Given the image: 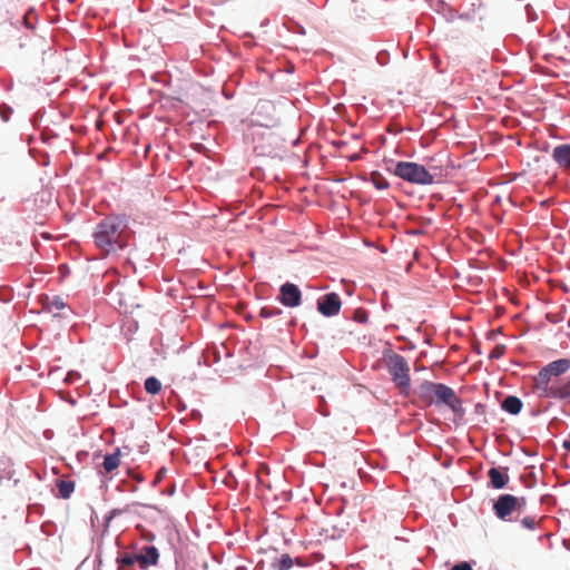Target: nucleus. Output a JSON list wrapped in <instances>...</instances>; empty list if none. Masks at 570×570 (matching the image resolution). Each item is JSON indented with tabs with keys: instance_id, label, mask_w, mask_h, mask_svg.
Masks as SVG:
<instances>
[{
	"instance_id": "f257e3e1",
	"label": "nucleus",
	"mask_w": 570,
	"mask_h": 570,
	"mask_svg": "<svg viewBox=\"0 0 570 570\" xmlns=\"http://www.w3.org/2000/svg\"><path fill=\"white\" fill-rule=\"evenodd\" d=\"M430 406L443 415H449L454 422L465 416L463 401L452 387L443 383L430 382Z\"/></svg>"
},
{
	"instance_id": "f03ea898",
	"label": "nucleus",
	"mask_w": 570,
	"mask_h": 570,
	"mask_svg": "<svg viewBox=\"0 0 570 570\" xmlns=\"http://www.w3.org/2000/svg\"><path fill=\"white\" fill-rule=\"evenodd\" d=\"M124 228L121 220L108 217L100 222L94 233L96 246L104 253L110 254L125 247Z\"/></svg>"
},
{
	"instance_id": "7ed1b4c3",
	"label": "nucleus",
	"mask_w": 570,
	"mask_h": 570,
	"mask_svg": "<svg viewBox=\"0 0 570 570\" xmlns=\"http://www.w3.org/2000/svg\"><path fill=\"white\" fill-rule=\"evenodd\" d=\"M386 364L392 380L401 391H405L410 386L409 365L403 356L391 353L386 357Z\"/></svg>"
},
{
	"instance_id": "20e7f679",
	"label": "nucleus",
	"mask_w": 570,
	"mask_h": 570,
	"mask_svg": "<svg viewBox=\"0 0 570 570\" xmlns=\"http://www.w3.org/2000/svg\"><path fill=\"white\" fill-rule=\"evenodd\" d=\"M539 397L569 400L570 399V377L553 380L551 383H544L533 386Z\"/></svg>"
},
{
	"instance_id": "39448f33",
	"label": "nucleus",
	"mask_w": 570,
	"mask_h": 570,
	"mask_svg": "<svg viewBox=\"0 0 570 570\" xmlns=\"http://www.w3.org/2000/svg\"><path fill=\"white\" fill-rule=\"evenodd\" d=\"M394 174L410 183L424 185L428 183V170L423 165L411 161H399Z\"/></svg>"
},
{
	"instance_id": "423d86ee",
	"label": "nucleus",
	"mask_w": 570,
	"mask_h": 570,
	"mask_svg": "<svg viewBox=\"0 0 570 570\" xmlns=\"http://www.w3.org/2000/svg\"><path fill=\"white\" fill-rule=\"evenodd\" d=\"M525 504L527 500L523 497L518 498L512 494H501L493 504V511L499 519L508 520V517H510L512 512H522Z\"/></svg>"
},
{
	"instance_id": "0eeeda50",
	"label": "nucleus",
	"mask_w": 570,
	"mask_h": 570,
	"mask_svg": "<svg viewBox=\"0 0 570 570\" xmlns=\"http://www.w3.org/2000/svg\"><path fill=\"white\" fill-rule=\"evenodd\" d=\"M569 368L570 360L568 358H560L550 362L539 371L537 376H534L533 386L541 385L544 383H551L553 380H559L558 377L568 372Z\"/></svg>"
},
{
	"instance_id": "6e6552de",
	"label": "nucleus",
	"mask_w": 570,
	"mask_h": 570,
	"mask_svg": "<svg viewBox=\"0 0 570 570\" xmlns=\"http://www.w3.org/2000/svg\"><path fill=\"white\" fill-rule=\"evenodd\" d=\"M342 302L336 293H327L317 302V309L324 316H334L340 313Z\"/></svg>"
},
{
	"instance_id": "1a4fd4ad",
	"label": "nucleus",
	"mask_w": 570,
	"mask_h": 570,
	"mask_svg": "<svg viewBox=\"0 0 570 570\" xmlns=\"http://www.w3.org/2000/svg\"><path fill=\"white\" fill-rule=\"evenodd\" d=\"M302 293L299 288L292 283H285L281 286L279 302L288 307H296L301 304Z\"/></svg>"
},
{
	"instance_id": "9d476101",
	"label": "nucleus",
	"mask_w": 570,
	"mask_h": 570,
	"mask_svg": "<svg viewBox=\"0 0 570 570\" xmlns=\"http://www.w3.org/2000/svg\"><path fill=\"white\" fill-rule=\"evenodd\" d=\"M135 559L140 569L146 570L148 567L156 566L158 563V549L154 546H145L140 552L135 553Z\"/></svg>"
},
{
	"instance_id": "9b49d317",
	"label": "nucleus",
	"mask_w": 570,
	"mask_h": 570,
	"mask_svg": "<svg viewBox=\"0 0 570 570\" xmlns=\"http://www.w3.org/2000/svg\"><path fill=\"white\" fill-rule=\"evenodd\" d=\"M551 157L558 164L559 168L570 174V144L556 146Z\"/></svg>"
},
{
	"instance_id": "f8f14e48",
	"label": "nucleus",
	"mask_w": 570,
	"mask_h": 570,
	"mask_svg": "<svg viewBox=\"0 0 570 570\" xmlns=\"http://www.w3.org/2000/svg\"><path fill=\"white\" fill-rule=\"evenodd\" d=\"M42 308L53 314L55 316H60V311L67 307L66 302L60 296H43L41 297Z\"/></svg>"
},
{
	"instance_id": "ddd939ff",
	"label": "nucleus",
	"mask_w": 570,
	"mask_h": 570,
	"mask_svg": "<svg viewBox=\"0 0 570 570\" xmlns=\"http://www.w3.org/2000/svg\"><path fill=\"white\" fill-rule=\"evenodd\" d=\"M490 487L493 489H503L509 482V475L498 468H491L488 472Z\"/></svg>"
},
{
	"instance_id": "4468645a",
	"label": "nucleus",
	"mask_w": 570,
	"mask_h": 570,
	"mask_svg": "<svg viewBox=\"0 0 570 570\" xmlns=\"http://www.w3.org/2000/svg\"><path fill=\"white\" fill-rule=\"evenodd\" d=\"M522 405V401L519 397L509 395L503 400L501 407L505 412L515 415L521 412Z\"/></svg>"
},
{
	"instance_id": "2eb2a0df",
	"label": "nucleus",
	"mask_w": 570,
	"mask_h": 570,
	"mask_svg": "<svg viewBox=\"0 0 570 570\" xmlns=\"http://www.w3.org/2000/svg\"><path fill=\"white\" fill-rule=\"evenodd\" d=\"M120 465V450L116 449L114 453L104 458L102 466L108 473L115 471Z\"/></svg>"
},
{
	"instance_id": "dca6fc26",
	"label": "nucleus",
	"mask_w": 570,
	"mask_h": 570,
	"mask_svg": "<svg viewBox=\"0 0 570 570\" xmlns=\"http://www.w3.org/2000/svg\"><path fill=\"white\" fill-rule=\"evenodd\" d=\"M57 488L59 491V497L62 499H68L75 491V482L66 481V480H57Z\"/></svg>"
},
{
	"instance_id": "f3484780",
	"label": "nucleus",
	"mask_w": 570,
	"mask_h": 570,
	"mask_svg": "<svg viewBox=\"0 0 570 570\" xmlns=\"http://www.w3.org/2000/svg\"><path fill=\"white\" fill-rule=\"evenodd\" d=\"M144 386H145L146 392L151 395L158 394L163 387L161 382L155 376L147 377L145 380Z\"/></svg>"
},
{
	"instance_id": "a211bd4d",
	"label": "nucleus",
	"mask_w": 570,
	"mask_h": 570,
	"mask_svg": "<svg viewBox=\"0 0 570 570\" xmlns=\"http://www.w3.org/2000/svg\"><path fill=\"white\" fill-rule=\"evenodd\" d=\"M440 163V166H436L438 169H440V173L439 174H431L430 173V176H429V179H430V185L434 183V178L438 177V180L436 183L440 181V178L443 176V170H448V167L450 165V159L446 155H443L442 158L439 160ZM448 173L444 174V176H446Z\"/></svg>"
},
{
	"instance_id": "6ab92c4d",
	"label": "nucleus",
	"mask_w": 570,
	"mask_h": 570,
	"mask_svg": "<svg viewBox=\"0 0 570 570\" xmlns=\"http://www.w3.org/2000/svg\"><path fill=\"white\" fill-rule=\"evenodd\" d=\"M136 562L135 553H124L117 559V564L119 570H125V568L132 567Z\"/></svg>"
},
{
	"instance_id": "aec40b11",
	"label": "nucleus",
	"mask_w": 570,
	"mask_h": 570,
	"mask_svg": "<svg viewBox=\"0 0 570 570\" xmlns=\"http://www.w3.org/2000/svg\"><path fill=\"white\" fill-rule=\"evenodd\" d=\"M273 567L277 570H288L293 567V559L289 554H282L281 558L273 563Z\"/></svg>"
},
{
	"instance_id": "412c9836",
	"label": "nucleus",
	"mask_w": 570,
	"mask_h": 570,
	"mask_svg": "<svg viewBox=\"0 0 570 570\" xmlns=\"http://www.w3.org/2000/svg\"><path fill=\"white\" fill-rule=\"evenodd\" d=\"M282 314V309L275 306H264L259 311V315L264 318L274 317Z\"/></svg>"
},
{
	"instance_id": "4be33fe9",
	"label": "nucleus",
	"mask_w": 570,
	"mask_h": 570,
	"mask_svg": "<svg viewBox=\"0 0 570 570\" xmlns=\"http://www.w3.org/2000/svg\"><path fill=\"white\" fill-rule=\"evenodd\" d=\"M372 181L377 189H386L389 187V183L381 175H373Z\"/></svg>"
},
{
	"instance_id": "5701e85b",
	"label": "nucleus",
	"mask_w": 570,
	"mask_h": 570,
	"mask_svg": "<svg viewBox=\"0 0 570 570\" xmlns=\"http://www.w3.org/2000/svg\"><path fill=\"white\" fill-rule=\"evenodd\" d=\"M521 524L528 530H534L538 525V521L534 517H524L521 520Z\"/></svg>"
},
{
	"instance_id": "b1692460",
	"label": "nucleus",
	"mask_w": 570,
	"mask_h": 570,
	"mask_svg": "<svg viewBox=\"0 0 570 570\" xmlns=\"http://www.w3.org/2000/svg\"><path fill=\"white\" fill-rule=\"evenodd\" d=\"M505 347L503 345H495L493 350L490 352L489 357L492 360H498L502 357L504 354Z\"/></svg>"
},
{
	"instance_id": "393cba45",
	"label": "nucleus",
	"mask_w": 570,
	"mask_h": 570,
	"mask_svg": "<svg viewBox=\"0 0 570 570\" xmlns=\"http://www.w3.org/2000/svg\"><path fill=\"white\" fill-rule=\"evenodd\" d=\"M11 109L6 105L0 106V115L3 121H8L10 118Z\"/></svg>"
},
{
	"instance_id": "a878e982",
	"label": "nucleus",
	"mask_w": 570,
	"mask_h": 570,
	"mask_svg": "<svg viewBox=\"0 0 570 570\" xmlns=\"http://www.w3.org/2000/svg\"><path fill=\"white\" fill-rule=\"evenodd\" d=\"M451 570H472V567L469 562L463 561L453 566Z\"/></svg>"
},
{
	"instance_id": "bb28decb",
	"label": "nucleus",
	"mask_w": 570,
	"mask_h": 570,
	"mask_svg": "<svg viewBox=\"0 0 570 570\" xmlns=\"http://www.w3.org/2000/svg\"><path fill=\"white\" fill-rule=\"evenodd\" d=\"M442 363H443V358H442V357H438V358L434 361L433 365L431 366V370H434V367H439V366H441V364H442Z\"/></svg>"
},
{
	"instance_id": "cd10ccee",
	"label": "nucleus",
	"mask_w": 570,
	"mask_h": 570,
	"mask_svg": "<svg viewBox=\"0 0 570 570\" xmlns=\"http://www.w3.org/2000/svg\"><path fill=\"white\" fill-rule=\"evenodd\" d=\"M563 448L570 452V433H569V438L567 440L563 441Z\"/></svg>"
},
{
	"instance_id": "c85d7f7f",
	"label": "nucleus",
	"mask_w": 570,
	"mask_h": 570,
	"mask_svg": "<svg viewBox=\"0 0 570 570\" xmlns=\"http://www.w3.org/2000/svg\"><path fill=\"white\" fill-rule=\"evenodd\" d=\"M436 137V134H434L432 130H430V137H429V140L430 142L432 141V139H434Z\"/></svg>"
},
{
	"instance_id": "c756f323",
	"label": "nucleus",
	"mask_w": 570,
	"mask_h": 570,
	"mask_svg": "<svg viewBox=\"0 0 570 570\" xmlns=\"http://www.w3.org/2000/svg\"><path fill=\"white\" fill-rule=\"evenodd\" d=\"M432 197H436L438 199H442V196L439 194V193H432L431 194Z\"/></svg>"
},
{
	"instance_id": "7c9ffc66",
	"label": "nucleus",
	"mask_w": 570,
	"mask_h": 570,
	"mask_svg": "<svg viewBox=\"0 0 570 570\" xmlns=\"http://www.w3.org/2000/svg\"><path fill=\"white\" fill-rule=\"evenodd\" d=\"M411 233H412V234H420V233H421V230H419V229H413V230H411Z\"/></svg>"
},
{
	"instance_id": "2f4dec72",
	"label": "nucleus",
	"mask_w": 570,
	"mask_h": 570,
	"mask_svg": "<svg viewBox=\"0 0 570 570\" xmlns=\"http://www.w3.org/2000/svg\"><path fill=\"white\" fill-rule=\"evenodd\" d=\"M160 478H163V474H161V472H159V473H158V476H157V479H160Z\"/></svg>"
}]
</instances>
